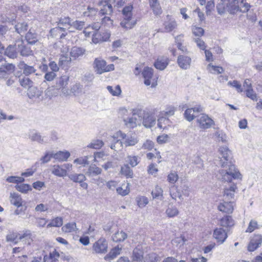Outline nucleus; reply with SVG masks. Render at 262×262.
I'll return each mask as SVG.
<instances>
[{
  "mask_svg": "<svg viewBox=\"0 0 262 262\" xmlns=\"http://www.w3.org/2000/svg\"><path fill=\"white\" fill-rule=\"evenodd\" d=\"M16 188L18 191L22 193H27L29 190H31L30 186L26 184L17 185Z\"/></svg>",
  "mask_w": 262,
  "mask_h": 262,
  "instance_id": "obj_64",
  "label": "nucleus"
},
{
  "mask_svg": "<svg viewBox=\"0 0 262 262\" xmlns=\"http://www.w3.org/2000/svg\"><path fill=\"white\" fill-rule=\"evenodd\" d=\"M20 85L24 88H30L33 85V81L28 77H23L19 78Z\"/></svg>",
  "mask_w": 262,
  "mask_h": 262,
  "instance_id": "obj_43",
  "label": "nucleus"
},
{
  "mask_svg": "<svg viewBox=\"0 0 262 262\" xmlns=\"http://www.w3.org/2000/svg\"><path fill=\"white\" fill-rule=\"evenodd\" d=\"M133 7L132 5L125 6L122 10L123 19L120 23L121 26L126 29L133 28L137 24V20L132 18V10Z\"/></svg>",
  "mask_w": 262,
  "mask_h": 262,
  "instance_id": "obj_3",
  "label": "nucleus"
},
{
  "mask_svg": "<svg viewBox=\"0 0 262 262\" xmlns=\"http://www.w3.org/2000/svg\"><path fill=\"white\" fill-rule=\"evenodd\" d=\"M42 92L40 91L37 88L31 86L28 89L27 95L31 99L40 100Z\"/></svg>",
  "mask_w": 262,
  "mask_h": 262,
  "instance_id": "obj_24",
  "label": "nucleus"
},
{
  "mask_svg": "<svg viewBox=\"0 0 262 262\" xmlns=\"http://www.w3.org/2000/svg\"><path fill=\"white\" fill-rule=\"evenodd\" d=\"M126 135L121 131L119 130L115 134L111 136L110 140L111 142L110 147L115 151H120L122 149L124 142L121 141L123 139H125Z\"/></svg>",
  "mask_w": 262,
  "mask_h": 262,
  "instance_id": "obj_4",
  "label": "nucleus"
},
{
  "mask_svg": "<svg viewBox=\"0 0 262 262\" xmlns=\"http://www.w3.org/2000/svg\"><path fill=\"white\" fill-rule=\"evenodd\" d=\"M233 202L223 200L221 203L217 208L218 209L222 212L227 213H231L233 211Z\"/></svg>",
  "mask_w": 262,
  "mask_h": 262,
  "instance_id": "obj_18",
  "label": "nucleus"
},
{
  "mask_svg": "<svg viewBox=\"0 0 262 262\" xmlns=\"http://www.w3.org/2000/svg\"><path fill=\"white\" fill-rule=\"evenodd\" d=\"M66 31V28L60 27L57 25L56 27H55L50 30V33L52 36H56L58 34H59L61 32H65Z\"/></svg>",
  "mask_w": 262,
  "mask_h": 262,
  "instance_id": "obj_61",
  "label": "nucleus"
},
{
  "mask_svg": "<svg viewBox=\"0 0 262 262\" xmlns=\"http://www.w3.org/2000/svg\"><path fill=\"white\" fill-rule=\"evenodd\" d=\"M207 69L209 71L213 74H221L224 72L222 67L219 66H215L210 63L207 66Z\"/></svg>",
  "mask_w": 262,
  "mask_h": 262,
  "instance_id": "obj_52",
  "label": "nucleus"
},
{
  "mask_svg": "<svg viewBox=\"0 0 262 262\" xmlns=\"http://www.w3.org/2000/svg\"><path fill=\"white\" fill-rule=\"evenodd\" d=\"M10 201L11 204L14 205L17 208L22 206L23 200L20 195L15 192L10 193Z\"/></svg>",
  "mask_w": 262,
  "mask_h": 262,
  "instance_id": "obj_25",
  "label": "nucleus"
},
{
  "mask_svg": "<svg viewBox=\"0 0 262 262\" xmlns=\"http://www.w3.org/2000/svg\"><path fill=\"white\" fill-rule=\"evenodd\" d=\"M159 257L155 253H151L144 257V262H157Z\"/></svg>",
  "mask_w": 262,
  "mask_h": 262,
  "instance_id": "obj_57",
  "label": "nucleus"
},
{
  "mask_svg": "<svg viewBox=\"0 0 262 262\" xmlns=\"http://www.w3.org/2000/svg\"><path fill=\"white\" fill-rule=\"evenodd\" d=\"M125 160L127 164H129L133 167L137 166L139 163L138 157L135 156H127Z\"/></svg>",
  "mask_w": 262,
  "mask_h": 262,
  "instance_id": "obj_44",
  "label": "nucleus"
},
{
  "mask_svg": "<svg viewBox=\"0 0 262 262\" xmlns=\"http://www.w3.org/2000/svg\"><path fill=\"white\" fill-rule=\"evenodd\" d=\"M257 221L251 220L249 224L248 227L246 230V232L251 233L256 229L260 228Z\"/></svg>",
  "mask_w": 262,
  "mask_h": 262,
  "instance_id": "obj_54",
  "label": "nucleus"
},
{
  "mask_svg": "<svg viewBox=\"0 0 262 262\" xmlns=\"http://www.w3.org/2000/svg\"><path fill=\"white\" fill-rule=\"evenodd\" d=\"M67 177H68L70 180L75 183H82L86 180L85 175L82 173H68Z\"/></svg>",
  "mask_w": 262,
  "mask_h": 262,
  "instance_id": "obj_30",
  "label": "nucleus"
},
{
  "mask_svg": "<svg viewBox=\"0 0 262 262\" xmlns=\"http://www.w3.org/2000/svg\"><path fill=\"white\" fill-rule=\"evenodd\" d=\"M168 64V59L166 57H161L155 62V68L160 70H164Z\"/></svg>",
  "mask_w": 262,
  "mask_h": 262,
  "instance_id": "obj_26",
  "label": "nucleus"
},
{
  "mask_svg": "<svg viewBox=\"0 0 262 262\" xmlns=\"http://www.w3.org/2000/svg\"><path fill=\"white\" fill-rule=\"evenodd\" d=\"M228 85L235 88L238 93H241L243 91L241 84L237 80L230 81L228 82Z\"/></svg>",
  "mask_w": 262,
  "mask_h": 262,
  "instance_id": "obj_62",
  "label": "nucleus"
},
{
  "mask_svg": "<svg viewBox=\"0 0 262 262\" xmlns=\"http://www.w3.org/2000/svg\"><path fill=\"white\" fill-rule=\"evenodd\" d=\"M121 249V247H119L118 246L115 247L104 257V259L105 260H110L115 258L120 254Z\"/></svg>",
  "mask_w": 262,
  "mask_h": 262,
  "instance_id": "obj_38",
  "label": "nucleus"
},
{
  "mask_svg": "<svg viewBox=\"0 0 262 262\" xmlns=\"http://www.w3.org/2000/svg\"><path fill=\"white\" fill-rule=\"evenodd\" d=\"M170 120L166 117H161L158 119V126L161 129L166 128L167 126L170 125Z\"/></svg>",
  "mask_w": 262,
  "mask_h": 262,
  "instance_id": "obj_45",
  "label": "nucleus"
},
{
  "mask_svg": "<svg viewBox=\"0 0 262 262\" xmlns=\"http://www.w3.org/2000/svg\"><path fill=\"white\" fill-rule=\"evenodd\" d=\"M92 35V41L97 44L106 41L110 37V33L108 31H98L94 32Z\"/></svg>",
  "mask_w": 262,
  "mask_h": 262,
  "instance_id": "obj_10",
  "label": "nucleus"
},
{
  "mask_svg": "<svg viewBox=\"0 0 262 262\" xmlns=\"http://www.w3.org/2000/svg\"><path fill=\"white\" fill-rule=\"evenodd\" d=\"M28 29V25L25 22L18 23L15 25V30L20 34L25 33Z\"/></svg>",
  "mask_w": 262,
  "mask_h": 262,
  "instance_id": "obj_53",
  "label": "nucleus"
},
{
  "mask_svg": "<svg viewBox=\"0 0 262 262\" xmlns=\"http://www.w3.org/2000/svg\"><path fill=\"white\" fill-rule=\"evenodd\" d=\"M72 19L69 16L61 17L58 19L57 22V25L67 28V30L69 31L68 27H71Z\"/></svg>",
  "mask_w": 262,
  "mask_h": 262,
  "instance_id": "obj_33",
  "label": "nucleus"
},
{
  "mask_svg": "<svg viewBox=\"0 0 262 262\" xmlns=\"http://www.w3.org/2000/svg\"><path fill=\"white\" fill-rule=\"evenodd\" d=\"M26 38L28 43L33 45L37 41L36 34L29 32L26 34Z\"/></svg>",
  "mask_w": 262,
  "mask_h": 262,
  "instance_id": "obj_56",
  "label": "nucleus"
},
{
  "mask_svg": "<svg viewBox=\"0 0 262 262\" xmlns=\"http://www.w3.org/2000/svg\"><path fill=\"white\" fill-rule=\"evenodd\" d=\"M138 205L140 208L145 207L148 203L147 198L144 196H138L136 199Z\"/></svg>",
  "mask_w": 262,
  "mask_h": 262,
  "instance_id": "obj_59",
  "label": "nucleus"
},
{
  "mask_svg": "<svg viewBox=\"0 0 262 262\" xmlns=\"http://www.w3.org/2000/svg\"><path fill=\"white\" fill-rule=\"evenodd\" d=\"M107 243L104 238H100L93 246V250L96 253H104L107 252Z\"/></svg>",
  "mask_w": 262,
  "mask_h": 262,
  "instance_id": "obj_12",
  "label": "nucleus"
},
{
  "mask_svg": "<svg viewBox=\"0 0 262 262\" xmlns=\"http://www.w3.org/2000/svg\"><path fill=\"white\" fill-rule=\"evenodd\" d=\"M246 0H220L216 6L219 14L222 15L226 12L234 14L237 11L243 13L247 12L250 5Z\"/></svg>",
  "mask_w": 262,
  "mask_h": 262,
  "instance_id": "obj_2",
  "label": "nucleus"
},
{
  "mask_svg": "<svg viewBox=\"0 0 262 262\" xmlns=\"http://www.w3.org/2000/svg\"><path fill=\"white\" fill-rule=\"evenodd\" d=\"M202 111L201 106H197L193 108H187L184 113V117L188 121H192L195 117H197L196 113Z\"/></svg>",
  "mask_w": 262,
  "mask_h": 262,
  "instance_id": "obj_15",
  "label": "nucleus"
},
{
  "mask_svg": "<svg viewBox=\"0 0 262 262\" xmlns=\"http://www.w3.org/2000/svg\"><path fill=\"white\" fill-rule=\"evenodd\" d=\"M104 145V143L101 140H93L87 145V147L93 149H100Z\"/></svg>",
  "mask_w": 262,
  "mask_h": 262,
  "instance_id": "obj_46",
  "label": "nucleus"
},
{
  "mask_svg": "<svg viewBox=\"0 0 262 262\" xmlns=\"http://www.w3.org/2000/svg\"><path fill=\"white\" fill-rule=\"evenodd\" d=\"M125 124L130 128H134L142 123V111L134 113L130 117L125 120Z\"/></svg>",
  "mask_w": 262,
  "mask_h": 262,
  "instance_id": "obj_5",
  "label": "nucleus"
},
{
  "mask_svg": "<svg viewBox=\"0 0 262 262\" xmlns=\"http://www.w3.org/2000/svg\"><path fill=\"white\" fill-rule=\"evenodd\" d=\"M51 171L52 174L59 177H64L67 176L68 174L62 165H54L52 166Z\"/></svg>",
  "mask_w": 262,
  "mask_h": 262,
  "instance_id": "obj_20",
  "label": "nucleus"
},
{
  "mask_svg": "<svg viewBox=\"0 0 262 262\" xmlns=\"http://www.w3.org/2000/svg\"><path fill=\"white\" fill-rule=\"evenodd\" d=\"M114 0H102L99 3L100 13L102 15H109L113 12L112 4Z\"/></svg>",
  "mask_w": 262,
  "mask_h": 262,
  "instance_id": "obj_11",
  "label": "nucleus"
},
{
  "mask_svg": "<svg viewBox=\"0 0 262 262\" xmlns=\"http://www.w3.org/2000/svg\"><path fill=\"white\" fill-rule=\"evenodd\" d=\"M69 81V77L63 76L58 78L56 83L55 87L57 89H62L64 92L65 87L68 85Z\"/></svg>",
  "mask_w": 262,
  "mask_h": 262,
  "instance_id": "obj_31",
  "label": "nucleus"
},
{
  "mask_svg": "<svg viewBox=\"0 0 262 262\" xmlns=\"http://www.w3.org/2000/svg\"><path fill=\"white\" fill-rule=\"evenodd\" d=\"M17 47L15 46H9L8 47L5 52V54L6 56L11 58H14L17 57V52L16 51Z\"/></svg>",
  "mask_w": 262,
  "mask_h": 262,
  "instance_id": "obj_41",
  "label": "nucleus"
},
{
  "mask_svg": "<svg viewBox=\"0 0 262 262\" xmlns=\"http://www.w3.org/2000/svg\"><path fill=\"white\" fill-rule=\"evenodd\" d=\"M177 62L181 69L186 70L190 67L191 59L189 56L181 55L178 57Z\"/></svg>",
  "mask_w": 262,
  "mask_h": 262,
  "instance_id": "obj_17",
  "label": "nucleus"
},
{
  "mask_svg": "<svg viewBox=\"0 0 262 262\" xmlns=\"http://www.w3.org/2000/svg\"><path fill=\"white\" fill-rule=\"evenodd\" d=\"M20 233L17 232H11L8 234L6 236L7 242H12L17 244L19 241V236Z\"/></svg>",
  "mask_w": 262,
  "mask_h": 262,
  "instance_id": "obj_48",
  "label": "nucleus"
},
{
  "mask_svg": "<svg viewBox=\"0 0 262 262\" xmlns=\"http://www.w3.org/2000/svg\"><path fill=\"white\" fill-rule=\"evenodd\" d=\"M220 225L223 227H231L234 225V221L231 216L226 215L221 219Z\"/></svg>",
  "mask_w": 262,
  "mask_h": 262,
  "instance_id": "obj_29",
  "label": "nucleus"
},
{
  "mask_svg": "<svg viewBox=\"0 0 262 262\" xmlns=\"http://www.w3.org/2000/svg\"><path fill=\"white\" fill-rule=\"evenodd\" d=\"M156 118L154 114L147 111H142V124L146 128H150L156 124Z\"/></svg>",
  "mask_w": 262,
  "mask_h": 262,
  "instance_id": "obj_6",
  "label": "nucleus"
},
{
  "mask_svg": "<svg viewBox=\"0 0 262 262\" xmlns=\"http://www.w3.org/2000/svg\"><path fill=\"white\" fill-rule=\"evenodd\" d=\"M85 23L83 21H80L76 20L75 21H72L71 27H68L69 32H74L75 31L73 29H75L77 30H81L84 27Z\"/></svg>",
  "mask_w": 262,
  "mask_h": 262,
  "instance_id": "obj_35",
  "label": "nucleus"
},
{
  "mask_svg": "<svg viewBox=\"0 0 262 262\" xmlns=\"http://www.w3.org/2000/svg\"><path fill=\"white\" fill-rule=\"evenodd\" d=\"M19 241H21L24 244L30 245L33 241V237L31 231L27 230L24 231L19 236Z\"/></svg>",
  "mask_w": 262,
  "mask_h": 262,
  "instance_id": "obj_19",
  "label": "nucleus"
},
{
  "mask_svg": "<svg viewBox=\"0 0 262 262\" xmlns=\"http://www.w3.org/2000/svg\"><path fill=\"white\" fill-rule=\"evenodd\" d=\"M170 194L171 198L176 200L177 198H179L180 199H182V195L181 193L177 190V188L174 186L171 187L170 190Z\"/></svg>",
  "mask_w": 262,
  "mask_h": 262,
  "instance_id": "obj_60",
  "label": "nucleus"
},
{
  "mask_svg": "<svg viewBox=\"0 0 262 262\" xmlns=\"http://www.w3.org/2000/svg\"><path fill=\"white\" fill-rule=\"evenodd\" d=\"M132 262H142L144 259L143 252L139 247H136L133 252Z\"/></svg>",
  "mask_w": 262,
  "mask_h": 262,
  "instance_id": "obj_22",
  "label": "nucleus"
},
{
  "mask_svg": "<svg viewBox=\"0 0 262 262\" xmlns=\"http://www.w3.org/2000/svg\"><path fill=\"white\" fill-rule=\"evenodd\" d=\"M116 191L119 194L122 196L128 194L130 191L129 183H128L126 185L122 184L121 187H119L116 189Z\"/></svg>",
  "mask_w": 262,
  "mask_h": 262,
  "instance_id": "obj_42",
  "label": "nucleus"
},
{
  "mask_svg": "<svg viewBox=\"0 0 262 262\" xmlns=\"http://www.w3.org/2000/svg\"><path fill=\"white\" fill-rule=\"evenodd\" d=\"M124 144L126 146H134L138 143V140L134 137H129L126 135L125 139H123Z\"/></svg>",
  "mask_w": 262,
  "mask_h": 262,
  "instance_id": "obj_55",
  "label": "nucleus"
},
{
  "mask_svg": "<svg viewBox=\"0 0 262 262\" xmlns=\"http://www.w3.org/2000/svg\"><path fill=\"white\" fill-rule=\"evenodd\" d=\"M20 68L23 70V74L26 76H29L36 72V69L31 66H29L24 62L20 64Z\"/></svg>",
  "mask_w": 262,
  "mask_h": 262,
  "instance_id": "obj_37",
  "label": "nucleus"
},
{
  "mask_svg": "<svg viewBox=\"0 0 262 262\" xmlns=\"http://www.w3.org/2000/svg\"><path fill=\"white\" fill-rule=\"evenodd\" d=\"M102 170L100 168L95 164H92L89 166L86 174L89 177H93L100 174Z\"/></svg>",
  "mask_w": 262,
  "mask_h": 262,
  "instance_id": "obj_34",
  "label": "nucleus"
},
{
  "mask_svg": "<svg viewBox=\"0 0 262 262\" xmlns=\"http://www.w3.org/2000/svg\"><path fill=\"white\" fill-rule=\"evenodd\" d=\"M219 151L222 156L221 164L222 169L220 173L223 181L231 182L232 179L241 178V174L232 162L231 151L227 147H221Z\"/></svg>",
  "mask_w": 262,
  "mask_h": 262,
  "instance_id": "obj_1",
  "label": "nucleus"
},
{
  "mask_svg": "<svg viewBox=\"0 0 262 262\" xmlns=\"http://www.w3.org/2000/svg\"><path fill=\"white\" fill-rule=\"evenodd\" d=\"M196 122L199 124V127L204 129L210 128L214 124V121L205 114L198 116Z\"/></svg>",
  "mask_w": 262,
  "mask_h": 262,
  "instance_id": "obj_8",
  "label": "nucleus"
},
{
  "mask_svg": "<svg viewBox=\"0 0 262 262\" xmlns=\"http://www.w3.org/2000/svg\"><path fill=\"white\" fill-rule=\"evenodd\" d=\"M53 158L59 161H66L70 156V153L67 150L53 152Z\"/></svg>",
  "mask_w": 262,
  "mask_h": 262,
  "instance_id": "obj_27",
  "label": "nucleus"
},
{
  "mask_svg": "<svg viewBox=\"0 0 262 262\" xmlns=\"http://www.w3.org/2000/svg\"><path fill=\"white\" fill-rule=\"evenodd\" d=\"M76 225L75 223H70L66 224L62 227V230L66 233L75 231Z\"/></svg>",
  "mask_w": 262,
  "mask_h": 262,
  "instance_id": "obj_51",
  "label": "nucleus"
},
{
  "mask_svg": "<svg viewBox=\"0 0 262 262\" xmlns=\"http://www.w3.org/2000/svg\"><path fill=\"white\" fill-rule=\"evenodd\" d=\"M144 79V84L146 86L151 85V87H155L157 85V81L153 78V69L151 68L145 67L142 73Z\"/></svg>",
  "mask_w": 262,
  "mask_h": 262,
  "instance_id": "obj_7",
  "label": "nucleus"
},
{
  "mask_svg": "<svg viewBox=\"0 0 262 262\" xmlns=\"http://www.w3.org/2000/svg\"><path fill=\"white\" fill-rule=\"evenodd\" d=\"M166 32H169L174 29L177 26V23L174 20L167 21L164 23Z\"/></svg>",
  "mask_w": 262,
  "mask_h": 262,
  "instance_id": "obj_58",
  "label": "nucleus"
},
{
  "mask_svg": "<svg viewBox=\"0 0 262 262\" xmlns=\"http://www.w3.org/2000/svg\"><path fill=\"white\" fill-rule=\"evenodd\" d=\"M89 157L85 156L84 157H80L79 158H77L74 161V163L75 164L82 165L83 166H85L86 165L89 164V162L88 161Z\"/></svg>",
  "mask_w": 262,
  "mask_h": 262,
  "instance_id": "obj_63",
  "label": "nucleus"
},
{
  "mask_svg": "<svg viewBox=\"0 0 262 262\" xmlns=\"http://www.w3.org/2000/svg\"><path fill=\"white\" fill-rule=\"evenodd\" d=\"M100 28V24L99 23H95L84 28L83 33L85 36L89 37L94 32H98Z\"/></svg>",
  "mask_w": 262,
  "mask_h": 262,
  "instance_id": "obj_23",
  "label": "nucleus"
},
{
  "mask_svg": "<svg viewBox=\"0 0 262 262\" xmlns=\"http://www.w3.org/2000/svg\"><path fill=\"white\" fill-rule=\"evenodd\" d=\"M29 138L32 142H36L39 144H46L50 142L49 138L46 136H42L39 133L32 130L29 133Z\"/></svg>",
  "mask_w": 262,
  "mask_h": 262,
  "instance_id": "obj_9",
  "label": "nucleus"
},
{
  "mask_svg": "<svg viewBox=\"0 0 262 262\" xmlns=\"http://www.w3.org/2000/svg\"><path fill=\"white\" fill-rule=\"evenodd\" d=\"M17 49L20 52L21 55L27 56L31 54L32 50L30 48L25 46L22 41H18L15 44Z\"/></svg>",
  "mask_w": 262,
  "mask_h": 262,
  "instance_id": "obj_21",
  "label": "nucleus"
},
{
  "mask_svg": "<svg viewBox=\"0 0 262 262\" xmlns=\"http://www.w3.org/2000/svg\"><path fill=\"white\" fill-rule=\"evenodd\" d=\"M213 237L220 244H223L228 237L227 232L221 228H216L213 231Z\"/></svg>",
  "mask_w": 262,
  "mask_h": 262,
  "instance_id": "obj_16",
  "label": "nucleus"
},
{
  "mask_svg": "<svg viewBox=\"0 0 262 262\" xmlns=\"http://www.w3.org/2000/svg\"><path fill=\"white\" fill-rule=\"evenodd\" d=\"M85 49L82 48L74 47L71 49L70 52L71 56L74 59L82 56L85 53Z\"/></svg>",
  "mask_w": 262,
  "mask_h": 262,
  "instance_id": "obj_36",
  "label": "nucleus"
},
{
  "mask_svg": "<svg viewBox=\"0 0 262 262\" xmlns=\"http://www.w3.org/2000/svg\"><path fill=\"white\" fill-rule=\"evenodd\" d=\"M262 243V235L256 234L252 236L248 246V250L250 252L254 251L261 245Z\"/></svg>",
  "mask_w": 262,
  "mask_h": 262,
  "instance_id": "obj_14",
  "label": "nucleus"
},
{
  "mask_svg": "<svg viewBox=\"0 0 262 262\" xmlns=\"http://www.w3.org/2000/svg\"><path fill=\"white\" fill-rule=\"evenodd\" d=\"M106 62L101 58L95 59L93 66L95 72L97 74H102L105 73Z\"/></svg>",
  "mask_w": 262,
  "mask_h": 262,
  "instance_id": "obj_13",
  "label": "nucleus"
},
{
  "mask_svg": "<svg viewBox=\"0 0 262 262\" xmlns=\"http://www.w3.org/2000/svg\"><path fill=\"white\" fill-rule=\"evenodd\" d=\"M127 237V234L123 231H118L112 235V239L115 242H123Z\"/></svg>",
  "mask_w": 262,
  "mask_h": 262,
  "instance_id": "obj_39",
  "label": "nucleus"
},
{
  "mask_svg": "<svg viewBox=\"0 0 262 262\" xmlns=\"http://www.w3.org/2000/svg\"><path fill=\"white\" fill-rule=\"evenodd\" d=\"M236 187L235 185H231L229 188H226L224 190V200L229 201L233 198L234 192Z\"/></svg>",
  "mask_w": 262,
  "mask_h": 262,
  "instance_id": "obj_32",
  "label": "nucleus"
},
{
  "mask_svg": "<svg viewBox=\"0 0 262 262\" xmlns=\"http://www.w3.org/2000/svg\"><path fill=\"white\" fill-rule=\"evenodd\" d=\"M106 89L113 96H118L121 93V88L119 85H116L115 87L108 85Z\"/></svg>",
  "mask_w": 262,
  "mask_h": 262,
  "instance_id": "obj_50",
  "label": "nucleus"
},
{
  "mask_svg": "<svg viewBox=\"0 0 262 262\" xmlns=\"http://www.w3.org/2000/svg\"><path fill=\"white\" fill-rule=\"evenodd\" d=\"M149 5L155 15H159L162 14V10L158 0H149Z\"/></svg>",
  "mask_w": 262,
  "mask_h": 262,
  "instance_id": "obj_28",
  "label": "nucleus"
},
{
  "mask_svg": "<svg viewBox=\"0 0 262 262\" xmlns=\"http://www.w3.org/2000/svg\"><path fill=\"white\" fill-rule=\"evenodd\" d=\"M63 220L61 217H57L52 220L50 223L47 225V228L51 227H59L62 225Z\"/></svg>",
  "mask_w": 262,
  "mask_h": 262,
  "instance_id": "obj_49",
  "label": "nucleus"
},
{
  "mask_svg": "<svg viewBox=\"0 0 262 262\" xmlns=\"http://www.w3.org/2000/svg\"><path fill=\"white\" fill-rule=\"evenodd\" d=\"M165 213L168 217H173L178 215L179 211L176 207L170 206H168Z\"/></svg>",
  "mask_w": 262,
  "mask_h": 262,
  "instance_id": "obj_47",
  "label": "nucleus"
},
{
  "mask_svg": "<svg viewBox=\"0 0 262 262\" xmlns=\"http://www.w3.org/2000/svg\"><path fill=\"white\" fill-rule=\"evenodd\" d=\"M120 173L121 174L127 178H132L134 176V173L132 169L127 164H124L122 166H121Z\"/></svg>",
  "mask_w": 262,
  "mask_h": 262,
  "instance_id": "obj_40",
  "label": "nucleus"
}]
</instances>
